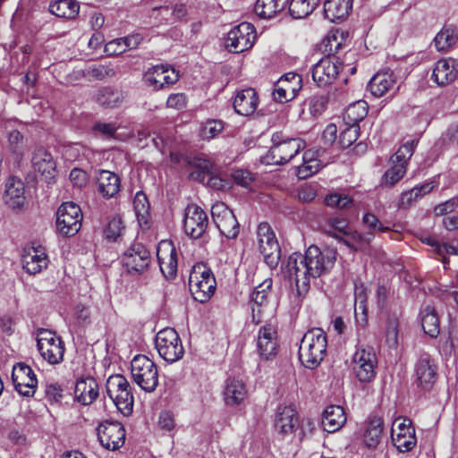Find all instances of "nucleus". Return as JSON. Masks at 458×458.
<instances>
[{"mask_svg": "<svg viewBox=\"0 0 458 458\" xmlns=\"http://www.w3.org/2000/svg\"><path fill=\"white\" fill-rule=\"evenodd\" d=\"M335 260L334 250H321L310 245L304 255L295 252L288 258L284 272L295 283L298 295L305 296L310 290V280L329 273Z\"/></svg>", "mask_w": 458, "mask_h": 458, "instance_id": "f257e3e1", "label": "nucleus"}, {"mask_svg": "<svg viewBox=\"0 0 458 458\" xmlns=\"http://www.w3.org/2000/svg\"><path fill=\"white\" fill-rule=\"evenodd\" d=\"M327 347L326 333L320 328H312L301 338L299 347V360L310 369L317 368L324 360Z\"/></svg>", "mask_w": 458, "mask_h": 458, "instance_id": "f03ea898", "label": "nucleus"}, {"mask_svg": "<svg viewBox=\"0 0 458 458\" xmlns=\"http://www.w3.org/2000/svg\"><path fill=\"white\" fill-rule=\"evenodd\" d=\"M216 282L211 269L204 263L193 266L189 278L190 291L197 301L205 302L215 293Z\"/></svg>", "mask_w": 458, "mask_h": 458, "instance_id": "7ed1b4c3", "label": "nucleus"}, {"mask_svg": "<svg viewBox=\"0 0 458 458\" xmlns=\"http://www.w3.org/2000/svg\"><path fill=\"white\" fill-rule=\"evenodd\" d=\"M106 393L124 416L132 412L133 395L128 380L121 374L112 375L106 381Z\"/></svg>", "mask_w": 458, "mask_h": 458, "instance_id": "20e7f679", "label": "nucleus"}, {"mask_svg": "<svg viewBox=\"0 0 458 458\" xmlns=\"http://www.w3.org/2000/svg\"><path fill=\"white\" fill-rule=\"evenodd\" d=\"M133 381L145 392L151 393L158 386V371L153 360L146 355H137L131 362Z\"/></svg>", "mask_w": 458, "mask_h": 458, "instance_id": "39448f33", "label": "nucleus"}, {"mask_svg": "<svg viewBox=\"0 0 458 458\" xmlns=\"http://www.w3.org/2000/svg\"><path fill=\"white\" fill-rule=\"evenodd\" d=\"M415 141L410 140L402 145L390 158L391 166L381 178V185L392 187L406 174L409 159L414 152Z\"/></svg>", "mask_w": 458, "mask_h": 458, "instance_id": "423d86ee", "label": "nucleus"}, {"mask_svg": "<svg viewBox=\"0 0 458 458\" xmlns=\"http://www.w3.org/2000/svg\"><path fill=\"white\" fill-rule=\"evenodd\" d=\"M155 345L159 356L168 363L176 362L183 357L182 340L172 327L164 328L157 334Z\"/></svg>", "mask_w": 458, "mask_h": 458, "instance_id": "0eeeda50", "label": "nucleus"}, {"mask_svg": "<svg viewBox=\"0 0 458 458\" xmlns=\"http://www.w3.org/2000/svg\"><path fill=\"white\" fill-rule=\"evenodd\" d=\"M259 250L264 258V261L274 268L278 265L281 257V250L275 233L268 223H260L257 229Z\"/></svg>", "mask_w": 458, "mask_h": 458, "instance_id": "6e6552de", "label": "nucleus"}, {"mask_svg": "<svg viewBox=\"0 0 458 458\" xmlns=\"http://www.w3.org/2000/svg\"><path fill=\"white\" fill-rule=\"evenodd\" d=\"M81 208L74 202H64L56 213V229L64 236H73L81 229Z\"/></svg>", "mask_w": 458, "mask_h": 458, "instance_id": "1a4fd4ad", "label": "nucleus"}, {"mask_svg": "<svg viewBox=\"0 0 458 458\" xmlns=\"http://www.w3.org/2000/svg\"><path fill=\"white\" fill-rule=\"evenodd\" d=\"M353 372L361 383H369L376 377L377 355L372 347H360L352 357Z\"/></svg>", "mask_w": 458, "mask_h": 458, "instance_id": "9d476101", "label": "nucleus"}, {"mask_svg": "<svg viewBox=\"0 0 458 458\" xmlns=\"http://www.w3.org/2000/svg\"><path fill=\"white\" fill-rule=\"evenodd\" d=\"M257 32L253 24L242 22L227 33L226 48L233 53H242L251 48L256 41Z\"/></svg>", "mask_w": 458, "mask_h": 458, "instance_id": "9b49d317", "label": "nucleus"}, {"mask_svg": "<svg viewBox=\"0 0 458 458\" xmlns=\"http://www.w3.org/2000/svg\"><path fill=\"white\" fill-rule=\"evenodd\" d=\"M304 148L305 141L301 139L288 140L286 143L272 146L261 162L265 165H284L291 161Z\"/></svg>", "mask_w": 458, "mask_h": 458, "instance_id": "f8f14e48", "label": "nucleus"}, {"mask_svg": "<svg viewBox=\"0 0 458 458\" xmlns=\"http://www.w3.org/2000/svg\"><path fill=\"white\" fill-rule=\"evenodd\" d=\"M98 437L106 449L118 450L125 442V428L118 421H105L98 425Z\"/></svg>", "mask_w": 458, "mask_h": 458, "instance_id": "ddd939ff", "label": "nucleus"}, {"mask_svg": "<svg viewBox=\"0 0 458 458\" xmlns=\"http://www.w3.org/2000/svg\"><path fill=\"white\" fill-rule=\"evenodd\" d=\"M208 225L206 212L196 204H190L184 211L183 229L187 235L192 239L200 238Z\"/></svg>", "mask_w": 458, "mask_h": 458, "instance_id": "4468645a", "label": "nucleus"}, {"mask_svg": "<svg viewBox=\"0 0 458 458\" xmlns=\"http://www.w3.org/2000/svg\"><path fill=\"white\" fill-rule=\"evenodd\" d=\"M12 379L15 390L22 396H33L38 386V379L32 369L23 362L13 368Z\"/></svg>", "mask_w": 458, "mask_h": 458, "instance_id": "2eb2a0df", "label": "nucleus"}, {"mask_svg": "<svg viewBox=\"0 0 458 458\" xmlns=\"http://www.w3.org/2000/svg\"><path fill=\"white\" fill-rule=\"evenodd\" d=\"M301 89V77L294 72L283 75L275 84L272 96L275 101L285 103L293 99Z\"/></svg>", "mask_w": 458, "mask_h": 458, "instance_id": "dca6fc26", "label": "nucleus"}, {"mask_svg": "<svg viewBox=\"0 0 458 458\" xmlns=\"http://www.w3.org/2000/svg\"><path fill=\"white\" fill-rule=\"evenodd\" d=\"M343 64L335 57H324L312 69V78L318 87L332 84L337 78Z\"/></svg>", "mask_w": 458, "mask_h": 458, "instance_id": "f3484780", "label": "nucleus"}, {"mask_svg": "<svg viewBox=\"0 0 458 458\" xmlns=\"http://www.w3.org/2000/svg\"><path fill=\"white\" fill-rule=\"evenodd\" d=\"M150 253L141 243H133L123 258V266L130 274H141L148 267Z\"/></svg>", "mask_w": 458, "mask_h": 458, "instance_id": "a211bd4d", "label": "nucleus"}, {"mask_svg": "<svg viewBox=\"0 0 458 458\" xmlns=\"http://www.w3.org/2000/svg\"><path fill=\"white\" fill-rule=\"evenodd\" d=\"M437 364L428 353H421L418 358L414 373L419 386L425 390L430 389L437 380Z\"/></svg>", "mask_w": 458, "mask_h": 458, "instance_id": "6ab92c4d", "label": "nucleus"}, {"mask_svg": "<svg viewBox=\"0 0 458 458\" xmlns=\"http://www.w3.org/2000/svg\"><path fill=\"white\" fill-rule=\"evenodd\" d=\"M143 80L147 86L157 90L174 84L179 80V73L168 65H156L145 72Z\"/></svg>", "mask_w": 458, "mask_h": 458, "instance_id": "aec40b11", "label": "nucleus"}, {"mask_svg": "<svg viewBox=\"0 0 458 458\" xmlns=\"http://www.w3.org/2000/svg\"><path fill=\"white\" fill-rule=\"evenodd\" d=\"M277 332L271 325L261 327L258 333L257 349L264 360H271L277 353Z\"/></svg>", "mask_w": 458, "mask_h": 458, "instance_id": "412c9836", "label": "nucleus"}, {"mask_svg": "<svg viewBox=\"0 0 458 458\" xmlns=\"http://www.w3.org/2000/svg\"><path fill=\"white\" fill-rule=\"evenodd\" d=\"M31 163L34 171L46 182L51 183L55 175V162L52 155L44 148H38L32 154Z\"/></svg>", "mask_w": 458, "mask_h": 458, "instance_id": "4be33fe9", "label": "nucleus"}, {"mask_svg": "<svg viewBox=\"0 0 458 458\" xmlns=\"http://www.w3.org/2000/svg\"><path fill=\"white\" fill-rule=\"evenodd\" d=\"M298 425V417L293 407L279 405L275 415L274 428L281 436L285 437L294 432Z\"/></svg>", "mask_w": 458, "mask_h": 458, "instance_id": "5701e85b", "label": "nucleus"}, {"mask_svg": "<svg viewBox=\"0 0 458 458\" xmlns=\"http://www.w3.org/2000/svg\"><path fill=\"white\" fill-rule=\"evenodd\" d=\"M160 270L166 278H174L177 273V251L171 242H162L157 250Z\"/></svg>", "mask_w": 458, "mask_h": 458, "instance_id": "b1692460", "label": "nucleus"}, {"mask_svg": "<svg viewBox=\"0 0 458 458\" xmlns=\"http://www.w3.org/2000/svg\"><path fill=\"white\" fill-rule=\"evenodd\" d=\"M396 83V77L390 70L377 72L369 81L368 89L376 98L384 96L393 89Z\"/></svg>", "mask_w": 458, "mask_h": 458, "instance_id": "393cba45", "label": "nucleus"}, {"mask_svg": "<svg viewBox=\"0 0 458 458\" xmlns=\"http://www.w3.org/2000/svg\"><path fill=\"white\" fill-rule=\"evenodd\" d=\"M23 182L15 176L9 177L5 183L4 195L6 205L13 209L21 208L25 202Z\"/></svg>", "mask_w": 458, "mask_h": 458, "instance_id": "a878e982", "label": "nucleus"}, {"mask_svg": "<svg viewBox=\"0 0 458 458\" xmlns=\"http://www.w3.org/2000/svg\"><path fill=\"white\" fill-rule=\"evenodd\" d=\"M75 399L82 405L91 404L98 396V385L91 377H81L77 380L74 389Z\"/></svg>", "mask_w": 458, "mask_h": 458, "instance_id": "bb28decb", "label": "nucleus"}, {"mask_svg": "<svg viewBox=\"0 0 458 458\" xmlns=\"http://www.w3.org/2000/svg\"><path fill=\"white\" fill-rule=\"evenodd\" d=\"M258 104L259 98L256 91L248 88L237 92L233 100V108L237 114L248 116L256 111Z\"/></svg>", "mask_w": 458, "mask_h": 458, "instance_id": "cd10ccee", "label": "nucleus"}, {"mask_svg": "<svg viewBox=\"0 0 458 458\" xmlns=\"http://www.w3.org/2000/svg\"><path fill=\"white\" fill-rule=\"evenodd\" d=\"M353 0H326L324 16L331 22L344 21L352 8Z\"/></svg>", "mask_w": 458, "mask_h": 458, "instance_id": "c85d7f7f", "label": "nucleus"}, {"mask_svg": "<svg viewBox=\"0 0 458 458\" xmlns=\"http://www.w3.org/2000/svg\"><path fill=\"white\" fill-rule=\"evenodd\" d=\"M98 191L104 198L114 197L121 189L119 176L108 170H100L97 177Z\"/></svg>", "mask_w": 458, "mask_h": 458, "instance_id": "c756f323", "label": "nucleus"}, {"mask_svg": "<svg viewBox=\"0 0 458 458\" xmlns=\"http://www.w3.org/2000/svg\"><path fill=\"white\" fill-rule=\"evenodd\" d=\"M457 73L454 60L440 59L435 64L432 79L437 85L445 86L454 81Z\"/></svg>", "mask_w": 458, "mask_h": 458, "instance_id": "7c9ffc66", "label": "nucleus"}, {"mask_svg": "<svg viewBox=\"0 0 458 458\" xmlns=\"http://www.w3.org/2000/svg\"><path fill=\"white\" fill-rule=\"evenodd\" d=\"M346 422V416L343 407L330 405L326 408L322 418V426L325 431L334 433L339 430Z\"/></svg>", "mask_w": 458, "mask_h": 458, "instance_id": "2f4dec72", "label": "nucleus"}, {"mask_svg": "<svg viewBox=\"0 0 458 458\" xmlns=\"http://www.w3.org/2000/svg\"><path fill=\"white\" fill-rule=\"evenodd\" d=\"M23 268L30 275H36L47 267L48 259L41 248H32L23 256Z\"/></svg>", "mask_w": 458, "mask_h": 458, "instance_id": "473e14b6", "label": "nucleus"}, {"mask_svg": "<svg viewBox=\"0 0 458 458\" xmlns=\"http://www.w3.org/2000/svg\"><path fill=\"white\" fill-rule=\"evenodd\" d=\"M436 186L437 184L435 182L431 181L427 182L421 185H417L410 191L402 192L398 201V208L401 209H405L411 207L424 195L429 193Z\"/></svg>", "mask_w": 458, "mask_h": 458, "instance_id": "72a5a7b5", "label": "nucleus"}, {"mask_svg": "<svg viewBox=\"0 0 458 458\" xmlns=\"http://www.w3.org/2000/svg\"><path fill=\"white\" fill-rule=\"evenodd\" d=\"M247 390L243 382L235 377H228L225 381L224 396L227 405H237L246 397Z\"/></svg>", "mask_w": 458, "mask_h": 458, "instance_id": "f704fd0d", "label": "nucleus"}, {"mask_svg": "<svg viewBox=\"0 0 458 458\" xmlns=\"http://www.w3.org/2000/svg\"><path fill=\"white\" fill-rule=\"evenodd\" d=\"M96 101L102 106L107 108H115L120 106L124 99V94L122 90L112 87H103L95 94Z\"/></svg>", "mask_w": 458, "mask_h": 458, "instance_id": "c9c22d12", "label": "nucleus"}, {"mask_svg": "<svg viewBox=\"0 0 458 458\" xmlns=\"http://www.w3.org/2000/svg\"><path fill=\"white\" fill-rule=\"evenodd\" d=\"M289 0H257L254 11L263 19H271L288 5Z\"/></svg>", "mask_w": 458, "mask_h": 458, "instance_id": "e433bc0d", "label": "nucleus"}, {"mask_svg": "<svg viewBox=\"0 0 458 458\" xmlns=\"http://www.w3.org/2000/svg\"><path fill=\"white\" fill-rule=\"evenodd\" d=\"M38 350L41 357L51 365L59 364L64 360V345L61 339L49 344L42 343Z\"/></svg>", "mask_w": 458, "mask_h": 458, "instance_id": "4c0bfd02", "label": "nucleus"}, {"mask_svg": "<svg viewBox=\"0 0 458 458\" xmlns=\"http://www.w3.org/2000/svg\"><path fill=\"white\" fill-rule=\"evenodd\" d=\"M421 327L425 334L431 337L439 335V319L436 310L430 305L424 306L420 310Z\"/></svg>", "mask_w": 458, "mask_h": 458, "instance_id": "58836bf2", "label": "nucleus"}, {"mask_svg": "<svg viewBox=\"0 0 458 458\" xmlns=\"http://www.w3.org/2000/svg\"><path fill=\"white\" fill-rule=\"evenodd\" d=\"M48 9L56 17L72 19L79 13L80 6L73 0H56L49 4Z\"/></svg>", "mask_w": 458, "mask_h": 458, "instance_id": "ea45409f", "label": "nucleus"}, {"mask_svg": "<svg viewBox=\"0 0 458 458\" xmlns=\"http://www.w3.org/2000/svg\"><path fill=\"white\" fill-rule=\"evenodd\" d=\"M383 432V420L379 417L370 418L364 433V443L369 447H375L380 442Z\"/></svg>", "mask_w": 458, "mask_h": 458, "instance_id": "a19ab883", "label": "nucleus"}, {"mask_svg": "<svg viewBox=\"0 0 458 458\" xmlns=\"http://www.w3.org/2000/svg\"><path fill=\"white\" fill-rule=\"evenodd\" d=\"M458 40V30L452 27L447 26L443 28L435 37L434 44L438 51H447Z\"/></svg>", "mask_w": 458, "mask_h": 458, "instance_id": "79ce46f5", "label": "nucleus"}, {"mask_svg": "<svg viewBox=\"0 0 458 458\" xmlns=\"http://www.w3.org/2000/svg\"><path fill=\"white\" fill-rule=\"evenodd\" d=\"M321 0H292L289 2L290 14L295 19H302L310 15L319 4Z\"/></svg>", "mask_w": 458, "mask_h": 458, "instance_id": "37998d69", "label": "nucleus"}, {"mask_svg": "<svg viewBox=\"0 0 458 458\" xmlns=\"http://www.w3.org/2000/svg\"><path fill=\"white\" fill-rule=\"evenodd\" d=\"M368 114V105L365 101H357L350 105L344 114L345 124L359 125Z\"/></svg>", "mask_w": 458, "mask_h": 458, "instance_id": "c03bdc74", "label": "nucleus"}, {"mask_svg": "<svg viewBox=\"0 0 458 458\" xmlns=\"http://www.w3.org/2000/svg\"><path fill=\"white\" fill-rule=\"evenodd\" d=\"M220 233L228 239H234L239 233V223L233 212L216 223Z\"/></svg>", "mask_w": 458, "mask_h": 458, "instance_id": "a18cd8bd", "label": "nucleus"}, {"mask_svg": "<svg viewBox=\"0 0 458 458\" xmlns=\"http://www.w3.org/2000/svg\"><path fill=\"white\" fill-rule=\"evenodd\" d=\"M191 168H194L197 172H191L190 177L193 180L202 181L205 174H209L213 165L212 163L202 157H193L188 161Z\"/></svg>", "mask_w": 458, "mask_h": 458, "instance_id": "49530a36", "label": "nucleus"}, {"mask_svg": "<svg viewBox=\"0 0 458 458\" xmlns=\"http://www.w3.org/2000/svg\"><path fill=\"white\" fill-rule=\"evenodd\" d=\"M272 279H265L253 290L250 301L259 308L267 303L268 294L272 288Z\"/></svg>", "mask_w": 458, "mask_h": 458, "instance_id": "de8ad7c7", "label": "nucleus"}, {"mask_svg": "<svg viewBox=\"0 0 458 458\" xmlns=\"http://www.w3.org/2000/svg\"><path fill=\"white\" fill-rule=\"evenodd\" d=\"M85 75L95 80L102 81L115 75V69L108 64H92L86 68Z\"/></svg>", "mask_w": 458, "mask_h": 458, "instance_id": "09e8293b", "label": "nucleus"}, {"mask_svg": "<svg viewBox=\"0 0 458 458\" xmlns=\"http://www.w3.org/2000/svg\"><path fill=\"white\" fill-rule=\"evenodd\" d=\"M149 208V203L146 194L141 191L136 192L133 199V208L140 222L146 221Z\"/></svg>", "mask_w": 458, "mask_h": 458, "instance_id": "8fccbe9b", "label": "nucleus"}, {"mask_svg": "<svg viewBox=\"0 0 458 458\" xmlns=\"http://www.w3.org/2000/svg\"><path fill=\"white\" fill-rule=\"evenodd\" d=\"M149 17L159 23H173L171 8L169 5H158L155 3L148 4Z\"/></svg>", "mask_w": 458, "mask_h": 458, "instance_id": "3c124183", "label": "nucleus"}, {"mask_svg": "<svg viewBox=\"0 0 458 458\" xmlns=\"http://www.w3.org/2000/svg\"><path fill=\"white\" fill-rule=\"evenodd\" d=\"M345 127L341 131L339 136V144L343 148H349L354 143L359 137L360 127L359 125L345 124Z\"/></svg>", "mask_w": 458, "mask_h": 458, "instance_id": "603ef678", "label": "nucleus"}, {"mask_svg": "<svg viewBox=\"0 0 458 458\" xmlns=\"http://www.w3.org/2000/svg\"><path fill=\"white\" fill-rule=\"evenodd\" d=\"M392 441L400 452L410 451L416 445L415 433L406 435L404 433L392 434Z\"/></svg>", "mask_w": 458, "mask_h": 458, "instance_id": "864d4df0", "label": "nucleus"}, {"mask_svg": "<svg viewBox=\"0 0 458 458\" xmlns=\"http://www.w3.org/2000/svg\"><path fill=\"white\" fill-rule=\"evenodd\" d=\"M224 129V123L220 120H208L200 128V136L210 140L217 136Z\"/></svg>", "mask_w": 458, "mask_h": 458, "instance_id": "5fc2aeb1", "label": "nucleus"}, {"mask_svg": "<svg viewBox=\"0 0 458 458\" xmlns=\"http://www.w3.org/2000/svg\"><path fill=\"white\" fill-rule=\"evenodd\" d=\"M123 230L124 226L122 219L120 217H114L108 222L105 229V234L109 241L115 242L122 235Z\"/></svg>", "mask_w": 458, "mask_h": 458, "instance_id": "6e6d98bb", "label": "nucleus"}, {"mask_svg": "<svg viewBox=\"0 0 458 458\" xmlns=\"http://www.w3.org/2000/svg\"><path fill=\"white\" fill-rule=\"evenodd\" d=\"M352 202V199L345 194L331 193L325 198V203L331 208H345Z\"/></svg>", "mask_w": 458, "mask_h": 458, "instance_id": "4d7b16f0", "label": "nucleus"}, {"mask_svg": "<svg viewBox=\"0 0 458 458\" xmlns=\"http://www.w3.org/2000/svg\"><path fill=\"white\" fill-rule=\"evenodd\" d=\"M362 223L365 226L373 232L384 233L389 230V227L383 225L377 217L369 212L364 214L362 217Z\"/></svg>", "mask_w": 458, "mask_h": 458, "instance_id": "13d9d810", "label": "nucleus"}, {"mask_svg": "<svg viewBox=\"0 0 458 458\" xmlns=\"http://www.w3.org/2000/svg\"><path fill=\"white\" fill-rule=\"evenodd\" d=\"M434 245L436 246V253L442 257V262L444 264V267L447 268V264L449 262V259L445 257L446 254L451 255H458V247L453 246L451 244L447 243H440V242H435Z\"/></svg>", "mask_w": 458, "mask_h": 458, "instance_id": "bf43d9fd", "label": "nucleus"}, {"mask_svg": "<svg viewBox=\"0 0 458 458\" xmlns=\"http://www.w3.org/2000/svg\"><path fill=\"white\" fill-rule=\"evenodd\" d=\"M386 341L390 348L398 344V324L396 320H389L386 330Z\"/></svg>", "mask_w": 458, "mask_h": 458, "instance_id": "052dcab7", "label": "nucleus"}, {"mask_svg": "<svg viewBox=\"0 0 458 458\" xmlns=\"http://www.w3.org/2000/svg\"><path fill=\"white\" fill-rule=\"evenodd\" d=\"M23 136L17 130H13L8 134V143L10 149L18 155H21Z\"/></svg>", "mask_w": 458, "mask_h": 458, "instance_id": "680f3d73", "label": "nucleus"}, {"mask_svg": "<svg viewBox=\"0 0 458 458\" xmlns=\"http://www.w3.org/2000/svg\"><path fill=\"white\" fill-rule=\"evenodd\" d=\"M320 169L319 160H311L310 163L305 162L298 166V176L300 178H307Z\"/></svg>", "mask_w": 458, "mask_h": 458, "instance_id": "e2e57ef3", "label": "nucleus"}, {"mask_svg": "<svg viewBox=\"0 0 458 458\" xmlns=\"http://www.w3.org/2000/svg\"><path fill=\"white\" fill-rule=\"evenodd\" d=\"M187 105V97L184 93H174L169 95L166 106L176 110L184 108Z\"/></svg>", "mask_w": 458, "mask_h": 458, "instance_id": "0e129e2a", "label": "nucleus"}, {"mask_svg": "<svg viewBox=\"0 0 458 458\" xmlns=\"http://www.w3.org/2000/svg\"><path fill=\"white\" fill-rule=\"evenodd\" d=\"M410 420L397 419L394 421L391 435L395 433L414 434L415 430L411 427Z\"/></svg>", "mask_w": 458, "mask_h": 458, "instance_id": "69168bd1", "label": "nucleus"}, {"mask_svg": "<svg viewBox=\"0 0 458 458\" xmlns=\"http://www.w3.org/2000/svg\"><path fill=\"white\" fill-rule=\"evenodd\" d=\"M232 176L237 184L243 187H247L253 180L251 173L244 169L234 170Z\"/></svg>", "mask_w": 458, "mask_h": 458, "instance_id": "338daca9", "label": "nucleus"}, {"mask_svg": "<svg viewBox=\"0 0 458 458\" xmlns=\"http://www.w3.org/2000/svg\"><path fill=\"white\" fill-rule=\"evenodd\" d=\"M458 207V198H452L444 203L437 205L435 208V214L437 216H444L447 213L453 212Z\"/></svg>", "mask_w": 458, "mask_h": 458, "instance_id": "774afa93", "label": "nucleus"}]
</instances>
